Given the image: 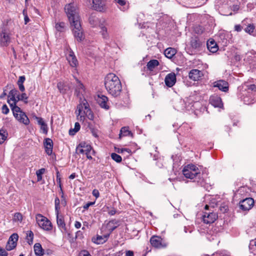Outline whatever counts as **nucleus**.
Returning a JSON list of instances; mask_svg holds the SVG:
<instances>
[{"mask_svg": "<svg viewBox=\"0 0 256 256\" xmlns=\"http://www.w3.org/2000/svg\"><path fill=\"white\" fill-rule=\"evenodd\" d=\"M64 9L72 27L74 38L79 42L82 41L84 39V36L76 6L74 4H69L66 6Z\"/></svg>", "mask_w": 256, "mask_h": 256, "instance_id": "nucleus-1", "label": "nucleus"}, {"mask_svg": "<svg viewBox=\"0 0 256 256\" xmlns=\"http://www.w3.org/2000/svg\"><path fill=\"white\" fill-rule=\"evenodd\" d=\"M104 86L108 92L114 97L119 96L122 92L121 82L115 74L110 73L104 78Z\"/></svg>", "mask_w": 256, "mask_h": 256, "instance_id": "nucleus-2", "label": "nucleus"}, {"mask_svg": "<svg viewBox=\"0 0 256 256\" xmlns=\"http://www.w3.org/2000/svg\"><path fill=\"white\" fill-rule=\"evenodd\" d=\"M77 119L80 122H84L87 117L90 120H93L94 116L90 108L89 104L85 98H80V104L77 106L76 111Z\"/></svg>", "mask_w": 256, "mask_h": 256, "instance_id": "nucleus-3", "label": "nucleus"}, {"mask_svg": "<svg viewBox=\"0 0 256 256\" xmlns=\"http://www.w3.org/2000/svg\"><path fill=\"white\" fill-rule=\"evenodd\" d=\"M8 103L9 104L13 115L16 120L25 125H28L30 124V120L26 114L19 106H16L17 102H16V100H8Z\"/></svg>", "mask_w": 256, "mask_h": 256, "instance_id": "nucleus-4", "label": "nucleus"}, {"mask_svg": "<svg viewBox=\"0 0 256 256\" xmlns=\"http://www.w3.org/2000/svg\"><path fill=\"white\" fill-rule=\"evenodd\" d=\"M36 220L38 226L46 230H50L52 229L50 222L41 214H37L36 216Z\"/></svg>", "mask_w": 256, "mask_h": 256, "instance_id": "nucleus-5", "label": "nucleus"}, {"mask_svg": "<svg viewBox=\"0 0 256 256\" xmlns=\"http://www.w3.org/2000/svg\"><path fill=\"white\" fill-rule=\"evenodd\" d=\"M86 2L92 4L94 10L98 12H104L106 10L104 2L100 0H86Z\"/></svg>", "mask_w": 256, "mask_h": 256, "instance_id": "nucleus-6", "label": "nucleus"}, {"mask_svg": "<svg viewBox=\"0 0 256 256\" xmlns=\"http://www.w3.org/2000/svg\"><path fill=\"white\" fill-rule=\"evenodd\" d=\"M152 246L156 248H164L166 246V243L160 236H153L150 239Z\"/></svg>", "mask_w": 256, "mask_h": 256, "instance_id": "nucleus-7", "label": "nucleus"}, {"mask_svg": "<svg viewBox=\"0 0 256 256\" xmlns=\"http://www.w3.org/2000/svg\"><path fill=\"white\" fill-rule=\"evenodd\" d=\"M254 204V200L251 198H246L240 202V208L243 210H249Z\"/></svg>", "mask_w": 256, "mask_h": 256, "instance_id": "nucleus-8", "label": "nucleus"}, {"mask_svg": "<svg viewBox=\"0 0 256 256\" xmlns=\"http://www.w3.org/2000/svg\"><path fill=\"white\" fill-rule=\"evenodd\" d=\"M18 236L17 234L14 233L10 237L6 246L7 250H11L16 248V242L18 240Z\"/></svg>", "mask_w": 256, "mask_h": 256, "instance_id": "nucleus-9", "label": "nucleus"}, {"mask_svg": "<svg viewBox=\"0 0 256 256\" xmlns=\"http://www.w3.org/2000/svg\"><path fill=\"white\" fill-rule=\"evenodd\" d=\"M218 218L216 213L212 212H204L202 216V220L204 223L210 224L213 223Z\"/></svg>", "mask_w": 256, "mask_h": 256, "instance_id": "nucleus-10", "label": "nucleus"}, {"mask_svg": "<svg viewBox=\"0 0 256 256\" xmlns=\"http://www.w3.org/2000/svg\"><path fill=\"white\" fill-rule=\"evenodd\" d=\"M97 102L102 108L106 110H108L110 108L108 98L106 96L104 95H98Z\"/></svg>", "mask_w": 256, "mask_h": 256, "instance_id": "nucleus-11", "label": "nucleus"}, {"mask_svg": "<svg viewBox=\"0 0 256 256\" xmlns=\"http://www.w3.org/2000/svg\"><path fill=\"white\" fill-rule=\"evenodd\" d=\"M202 76V72L197 69H192L188 73L189 78L194 81L198 80Z\"/></svg>", "mask_w": 256, "mask_h": 256, "instance_id": "nucleus-12", "label": "nucleus"}, {"mask_svg": "<svg viewBox=\"0 0 256 256\" xmlns=\"http://www.w3.org/2000/svg\"><path fill=\"white\" fill-rule=\"evenodd\" d=\"M164 82L166 86L172 87L176 82V76L174 73H170L166 76Z\"/></svg>", "mask_w": 256, "mask_h": 256, "instance_id": "nucleus-13", "label": "nucleus"}, {"mask_svg": "<svg viewBox=\"0 0 256 256\" xmlns=\"http://www.w3.org/2000/svg\"><path fill=\"white\" fill-rule=\"evenodd\" d=\"M210 103L214 107L222 108L223 106L221 98L217 95H213L210 97Z\"/></svg>", "mask_w": 256, "mask_h": 256, "instance_id": "nucleus-14", "label": "nucleus"}, {"mask_svg": "<svg viewBox=\"0 0 256 256\" xmlns=\"http://www.w3.org/2000/svg\"><path fill=\"white\" fill-rule=\"evenodd\" d=\"M45 151L48 156L52 154L53 149V142L50 138H46L44 142Z\"/></svg>", "mask_w": 256, "mask_h": 256, "instance_id": "nucleus-15", "label": "nucleus"}, {"mask_svg": "<svg viewBox=\"0 0 256 256\" xmlns=\"http://www.w3.org/2000/svg\"><path fill=\"white\" fill-rule=\"evenodd\" d=\"M214 86L218 88L220 90L224 92H226L228 90V83L223 80L215 82L214 83Z\"/></svg>", "mask_w": 256, "mask_h": 256, "instance_id": "nucleus-16", "label": "nucleus"}, {"mask_svg": "<svg viewBox=\"0 0 256 256\" xmlns=\"http://www.w3.org/2000/svg\"><path fill=\"white\" fill-rule=\"evenodd\" d=\"M0 42L2 46H6L10 42V37L8 34L5 30H2L0 36Z\"/></svg>", "mask_w": 256, "mask_h": 256, "instance_id": "nucleus-17", "label": "nucleus"}, {"mask_svg": "<svg viewBox=\"0 0 256 256\" xmlns=\"http://www.w3.org/2000/svg\"><path fill=\"white\" fill-rule=\"evenodd\" d=\"M76 79L77 82V84L76 86L75 94H76L80 99V98H84L82 97L83 92H84V86L78 79Z\"/></svg>", "mask_w": 256, "mask_h": 256, "instance_id": "nucleus-18", "label": "nucleus"}, {"mask_svg": "<svg viewBox=\"0 0 256 256\" xmlns=\"http://www.w3.org/2000/svg\"><path fill=\"white\" fill-rule=\"evenodd\" d=\"M67 60L72 67H76L78 64L77 59L72 51H70L66 57Z\"/></svg>", "mask_w": 256, "mask_h": 256, "instance_id": "nucleus-19", "label": "nucleus"}, {"mask_svg": "<svg viewBox=\"0 0 256 256\" xmlns=\"http://www.w3.org/2000/svg\"><path fill=\"white\" fill-rule=\"evenodd\" d=\"M182 174L184 176L187 178L195 179L194 180H196L198 178V176L194 174L190 170H189L186 166H184L182 170Z\"/></svg>", "mask_w": 256, "mask_h": 256, "instance_id": "nucleus-20", "label": "nucleus"}, {"mask_svg": "<svg viewBox=\"0 0 256 256\" xmlns=\"http://www.w3.org/2000/svg\"><path fill=\"white\" fill-rule=\"evenodd\" d=\"M110 233L104 234V236L98 235L96 240H94V238H93L92 239V240L96 244H102L108 240V237L110 236Z\"/></svg>", "mask_w": 256, "mask_h": 256, "instance_id": "nucleus-21", "label": "nucleus"}, {"mask_svg": "<svg viewBox=\"0 0 256 256\" xmlns=\"http://www.w3.org/2000/svg\"><path fill=\"white\" fill-rule=\"evenodd\" d=\"M207 48L212 52H215L218 50L217 44L213 40H209L207 42Z\"/></svg>", "mask_w": 256, "mask_h": 256, "instance_id": "nucleus-22", "label": "nucleus"}, {"mask_svg": "<svg viewBox=\"0 0 256 256\" xmlns=\"http://www.w3.org/2000/svg\"><path fill=\"white\" fill-rule=\"evenodd\" d=\"M34 253L36 256H42L44 254V250L42 246L39 243H36L34 246Z\"/></svg>", "mask_w": 256, "mask_h": 256, "instance_id": "nucleus-23", "label": "nucleus"}, {"mask_svg": "<svg viewBox=\"0 0 256 256\" xmlns=\"http://www.w3.org/2000/svg\"><path fill=\"white\" fill-rule=\"evenodd\" d=\"M38 120V124L40 126V128L42 130L44 134H46L48 132L47 124L44 122L42 118L36 117Z\"/></svg>", "mask_w": 256, "mask_h": 256, "instance_id": "nucleus-24", "label": "nucleus"}, {"mask_svg": "<svg viewBox=\"0 0 256 256\" xmlns=\"http://www.w3.org/2000/svg\"><path fill=\"white\" fill-rule=\"evenodd\" d=\"M186 166L196 176H198V178H200L201 174L199 169L196 166L192 164H190L187 165Z\"/></svg>", "mask_w": 256, "mask_h": 256, "instance_id": "nucleus-25", "label": "nucleus"}, {"mask_svg": "<svg viewBox=\"0 0 256 256\" xmlns=\"http://www.w3.org/2000/svg\"><path fill=\"white\" fill-rule=\"evenodd\" d=\"M159 62L156 60H150L146 64L148 69L150 71H152L154 68L159 65Z\"/></svg>", "mask_w": 256, "mask_h": 256, "instance_id": "nucleus-26", "label": "nucleus"}, {"mask_svg": "<svg viewBox=\"0 0 256 256\" xmlns=\"http://www.w3.org/2000/svg\"><path fill=\"white\" fill-rule=\"evenodd\" d=\"M176 54V50L172 48H167L164 52L165 56L168 58H172Z\"/></svg>", "mask_w": 256, "mask_h": 256, "instance_id": "nucleus-27", "label": "nucleus"}, {"mask_svg": "<svg viewBox=\"0 0 256 256\" xmlns=\"http://www.w3.org/2000/svg\"><path fill=\"white\" fill-rule=\"evenodd\" d=\"M132 136V134L128 130V127H122L120 130L119 136L120 138L122 136Z\"/></svg>", "mask_w": 256, "mask_h": 256, "instance_id": "nucleus-28", "label": "nucleus"}, {"mask_svg": "<svg viewBox=\"0 0 256 256\" xmlns=\"http://www.w3.org/2000/svg\"><path fill=\"white\" fill-rule=\"evenodd\" d=\"M244 31L250 35L254 36L256 35V30H255V26L254 24H248L244 28Z\"/></svg>", "mask_w": 256, "mask_h": 256, "instance_id": "nucleus-29", "label": "nucleus"}, {"mask_svg": "<svg viewBox=\"0 0 256 256\" xmlns=\"http://www.w3.org/2000/svg\"><path fill=\"white\" fill-rule=\"evenodd\" d=\"M26 80V78L24 76H20L18 78V80L17 82V84L18 86L19 90L23 92L25 90L24 86L23 84V83Z\"/></svg>", "mask_w": 256, "mask_h": 256, "instance_id": "nucleus-30", "label": "nucleus"}, {"mask_svg": "<svg viewBox=\"0 0 256 256\" xmlns=\"http://www.w3.org/2000/svg\"><path fill=\"white\" fill-rule=\"evenodd\" d=\"M190 45L192 48L196 49L200 46L201 42L197 38H194L192 39Z\"/></svg>", "mask_w": 256, "mask_h": 256, "instance_id": "nucleus-31", "label": "nucleus"}, {"mask_svg": "<svg viewBox=\"0 0 256 256\" xmlns=\"http://www.w3.org/2000/svg\"><path fill=\"white\" fill-rule=\"evenodd\" d=\"M18 93V91L15 88L10 90L8 96V100H15Z\"/></svg>", "mask_w": 256, "mask_h": 256, "instance_id": "nucleus-32", "label": "nucleus"}, {"mask_svg": "<svg viewBox=\"0 0 256 256\" xmlns=\"http://www.w3.org/2000/svg\"><path fill=\"white\" fill-rule=\"evenodd\" d=\"M8 134L4 130H0V144L4 143L7 138Z\"/></svg>", "mask_w": 256, "mask_h": 256, "instance_id": "nucleus-33", "label": "nucleus"}, {"mask_svg": "<svg viewBox=\"0 0 256 256\" xmlns=\"http://www.w3.org/2000/svg\"><path fill=\"white\" fill-rule=\"evenodd\" d=\"M80 128V126L78 122H76L74 124V128H71L69 130L70 135L73 136L75 134L78 132Z\"/></svg>", "mask_w": 256, "mask_h": 256, "instance_id": "nucleus-34", "label": "nucleus"}, {"mask_svg": "<svg viewBox=\"0 0 256 256\" xmlns=\"http://www.w3.org/2000/svg\"><path fill=\"white\" fill-rule=\"evenodd\" d=\"M114 1L118 4L120 6H122V8H120L122 10L124 11L128 8V6H126V2L125 0H114Z\"/></svg>", "mask_w": 256, "mask_h": 256, "instance_id": "nucleus-35", "label": "nucleus"}, {"mask_svg": "<svg viewBox=\"0 0 256 256\" xmlns=\"http://www.w3.org/2000/svg\"><path fill=\"white\" fill-rule=\"evenodd\" d=\"M89 22L92 26H95L98 23V18L92 15L89 18Z\"/></svg>", "mask_w": 256, "mask_h": 256, "instance_id": "nucleus-36", "label": "nucleus"}, {"mask_svg": "<svg viewBox=\"0 0 256 256\" xmlns=\"http://www.w3.org/2000/svg\"><path fill=\"white\" fill-rule=\"evenodd\" d=\"M56 215L57 224L59 227L65 228L66 224L62 216H59V214Z\"/></svg>", "mask_w": 256, "mask_h": 256, "instance_id": "nucleus-37", "label": "nucleus"}, {"mask_svg": "<svg viewBox=\"0 0 256 256\" xmlns=\"http://www.w3.org/2000/svg\"><path fill=\"white\" fill-rule=\"evenodd\" d=\"M54 204L56 214L58 215L60 210V200L58 197L55 198Z\"/></svg>", "mask_w": 256, "mask_h": 256, "instance_id": "nucleus-38", "label": "nucleus"}, {"mask_svg": "<svg viewBox=\"0 0 256 256\" xmlns=\"http://www.w3.org/2000/svg\"><path fill=\"white\" fill-rule=\"evenodd\" d=\"M34 238V234L32 231H28L26 234V238L28 243L30 244L32 243Z\"/></svg>", "mask_w": 256, "mask_h": 256, "instance_id": "nucleus-39", "label": "nucleus"}, {"mask_svg": "<svg viewBox=\"0 0 256 256\" xmlns=\"http://www.w3.org/2000/svg\"><path fill=\"white\" fill-rule=\"evenodd\" d=\"M92 150V147L90 145L87 144L86 146V149H84V152L86 156V157L89 160H92V157L90 155V152Z\"/></svg>", "mask_w": 256, "mask_h": 256, "instance_id": "nucleus-40", "label": "nucleus"}, {"mask_svg": "<svg viewBox=\"0 0 256 256\" xmlns=\"http://www.w3.org/2000/svg\"><path fill=\"white\" fill-rule=\"evenodd\" d=\"M111 158L117 162H120L122 160V157L116 153H112L111 154Z\"/></svg>", "mask_w": 256, "mask_h": 256, "instance_id": "nucleus-41", "label": "nucleus"}, {"mask_svg": "<svg viewBox=\"0 0 256 256\" xmlns=\"http://www.w3.org/2000/svg\"><path fill=\"white\" fill-rule=\"evenodd\" d=\"M64 84L62 82H59L57 84V88L58 89L60 92L62 94H64L66 92V89L64 88Z\"/></svg>", "mask_w": 256, "mask_h": 256, "instance_id": "nucleus-42", "label": "nucleus"}, {"mask_svg": "<svg viewBox=\"0 0 256 256\" xmlns=\"http://www.w3.org/2000/svg\"><path fill=\"white\" fill-rule=\"evenodd\" d=\"M22 220V214L20 212H16L14 214L13 220L14 222H21Z\"/></svg>", "mask_w": 256, "mask_h": 256, "instance_id": "nucleus-43", "label": "nucleus"}, {"mask_svg": "<svg viewBox=\"0 0 256 256\" xmlns=\"http://www.w3.org/2000/svg\"><path fill=\"white\" fill-rule=\"evenodd\" d=\"M64 27V22L57 23L56 24V28L58 32H62Z\"/></svg>", "mask_w": 256, "mask_h": 256, "instance_id": "nucleus-44", "label": "nucleus"}, {"mask_svg": "<svg viewBox=\"0 0 256 256\" xmlns=\"http://www.w3.org/2000/svg\"><path fill=\"white\" fill-rule=\"evenodd\" d=\"M44 172H45V169L42 168H41V169L38 170L36 172L38 181H40L42 180V175Z\"/></svg>", "mask_w": 256, "mask_h": 256, "instance_id": "nucleus-45", "label": "nucleus"}, {"mask_svg": "<svg viewBox=\"0 0 256 256\" xmlns=\"http://www.w3.org/2000/svg\"><path fill=\"white\" fill-rule=\"evenodd\" d=\"M56 174V182L58 184L59 188H61V186H62L61 181H60V172L58 170H57Z\"/></svg>", "mask_w": 256, "mask_h": 256, "instance_id": "nucleus-46", "label": "nucleus"}, {"mask_svg": "<svg viewBox=\"0 0 256 256\" xmlns=\"http://www.w3.org/2000/svg\"><path fill=\"white\" fill-rule=\"evenodd\" d=\"M2 112L4 114H7L10 112L9 108L6 104L2 106Z\"/></svg>", "mask_w": 256, "mask_h": 256, "instance_id": "nucleus-47", "label": "nucleus"}, {"mask_svg": "<svg viewBox=\"0 0 256 256\" xmlns=\"http://www.w3.org/2000/svg\"><path fill=\"white\" fill-rule=\"evenodd\" d=\"M76 152L78 154H84V149L82 148L81 144H78L76 148Z\"/></svg>", "mask_w": 256, "mask_h": 256, "instance_id": "nucleus-48", "label": "nucleus"}, {"mask_svg": "<svg viewBox=\"0 0 256 256\" xmlns=\"http://www.w3.org/2000/svg\"><path fill=\"white\" fill-rule=\"evenodd\" d=\"M83 237H84L83 233H82V231L78 230L76 233L75 239H77V238L82 239V238H83Z\"/></svg>", "mask_w": 256, "mask_h": 256, "instance_id": "nucleus-49", "label": "nucleus"}, {"mask_svg": "<svg viewBox=\"0 0 256 256\" xmlns=\"http://www.w3.org/2000/svg\"><path fill=\"white\" fill-rule=\"evenodd\" d=\"M20 96L21 100H24L25 103H27L28 97L26 96V93L24 92V93H22V94Z\"/></svg>", "mask_w": 256, "mask_h": 256, "instance_id": "nucleus-50", "label": "nucleus"}, {"mask_svg": "<svg viewBox=\"0 0 256 256\" xmlns=\"http://www.w3.org/2000/svg\"><path fill=\"white\" fill-rule=\"evenodd\" d=\"M79 256H92L90 252L86 250L81 251L79 254Z\"/></svg>", "mask_w": 256, "mask_h": 256, "instance_id": "nucleus-51", "label": "nucleus"}, {"mask_svg": "<svg viewBox=\"0 0 256 256\" xmlns=\"http://www.w3.org/2000/svg\"><path fill=\"white\" fill-rule=\"evenodd\" d=\"M0 256H8V253L2 247H0Z\"/></svg>", "mask_w": 256, "mask_h": 256, "instance_id": "nucleus-52", "label": "nucleus"}, {"mask_svg": "<svg viewBox=\"0 0 256 256\" xmlns=\"http://www.w3.org/2000/svg\"><path fill=\"white\" fill-rule=\"evenodd\" d=\"M220 210L222 212L224 213L228 210V207L226 205L221 206L220 208Z\"/></svg>", "mask_w": 256, "mask_h": 256, "instance_id": "nucleus-53", "label": "nucleus"}, {"mask_svg": "<svg viewBox=\"0 0 256 256\" xmlns=\"http://www.w3.org/2000/svg\"><path fill=\"white\" fill-rule=\"evenodd\" d=\"M92 195L95 196L96 198H98L100 196V193L98 190L94 189L92 190Z\"/></svg>", "mask_w": 256, "mask_h": 256, "instance_id": "nucleus-54", "label": "nucleus"}, {"mask_svg": "<svg viewBox=\"0 0 256 256\" xmlns=\"http://www.w3.org/2000/svg\"><path fill=\"white\" fill-rule=\"evenodd\" d=\"M242 27L240 24H236L234 26V30L238 32L242 31Z\"/></svg>", "mask_w": 256, "mask_h": 256, "instance_id": "nucleus-55", "label": "nucleus"}, {"mask_svg": "<svg viewBox=\"0 0 256 256\" xmlns=\"http://www.w3.org/2000/svg\"><path fill=\"white\" fill-rule=\"evenodd\" d=\"M90 131H91L92 134L96 138L98 137V135L97 134V130L92 128H90Z\"/></svg>", "mask_w": 256, "mask_h": 256, "instance_id": "nucleus-56", "label": "nucleus"}, {"mask_svg": "<svg viewBox=\"0 0 256 256\" xmlns=\"http://www.w3.org/2000/svg\"><path fill=\"white\" fill-rule=\"evenodd\" d=\"M248 89L252 91H256V86L254 84H250L249 86Z\"/></svg>", "mask_w": 256, "mask_h": 256, "instance_id": "nucleus-57", "label": "nucleus"}, {"mask_svg": "<svg viewBox=\"0 0 256 256\" xmlns=\"http://www.w3.org/2000/svg\"><path fill=\"white\" fill-rule=\"evenodd\" d=\"M93 204H94V203H93V202H88V203L86 204H84V206L83 208H84V210H87V209H88V208H89L90 206L92 205Z\"/></svg>", "mask_w": 256, "mask_h": 256, "instance_id": "nucleus-58", "label": "nucleus"}, {"mask_svg": "<svg viewBox=\"0 0 256 256\" xmlns=\"http://www.w3.org/2000/svg\"><path fill=\"white\" fill-rule=\"evenodd\" d=\"M116 213V210L114 208H112L108 212V214L110 216H114Z\"/></svg>", "mask_w": 256, "mask_h": 256, "instance_id": "nucleus-59", "label": "nucleus"}, {"mask_svg": "<svg viewBox=\"0 0 256 256\" xmlns=\"http://www.w3.org/2000/svg\"><path fill=\"white\" fill-rule=\"evenodd\" d=\"M100 27L101 30L100 32H106V31H107L106 28L102 24H100Z\"/></svg>", "mask_w": 256, "mask_h": 256, "instance_id": "nucleus-60", "label": "nucleus"}, {"mask_svg": "<svg viewBox=\"0 0 256 256\" xmlns=\"http://www.w3.org/2000/svg\"><path fill=\"white\" fill-rule=\"evenodd\" d=\"M126 256H134V254L132 251L128 250L126 252Z\"/></svg>", "mask_w": 256, "mask_h": 256, "instance_id": "nucleus-61", "label": "nucleus"}, {"mask_svg": "<svg viewBox=\"0 0 256 256\" xmlns=\"http://www.w3.org/2000/svg\"><path fill=\"white\" fill-rule=\"evenodd\" d=\"M74 226L76 228H79L81 226V223L79 222L76 221L74 224Z\"/></svg>", "mask_w": 256, "mask_h": 256, "instance_id": "nucleus-62", "label": "nucleus"}, {"mask_svg": "<svg viewBox=\"0 0 256 256\" xmlns=\"http://www.w3.org/2000/svg\"><path fill=\"white\" fill-rule=\"evenodd\" d=\"M198 30H196V32L198 34H201L202 32H203V30L202 29V28L200 26H199L198 28H196Z\"/></svg>", "mask_w": 256, "mask_h": 256, "instance_id": "nucleus-63", "label": "nucleus"}, {"mask_svg": "<svg viewBox=\"0 0 256 256\" xmlns=\"http://www.w3.org/2000/svg\"><path fill=\"white\" fill-rule=\"evenodd\" d=\"M100 33L102 34V36L103 38H106V39L108 38V34L107 31H106V32H102Z\"/></svg>", "mask_w": 256, "mask_h": 256, "instance_id": "nucleus-64", "label": "nucleus"}]
</instances>
